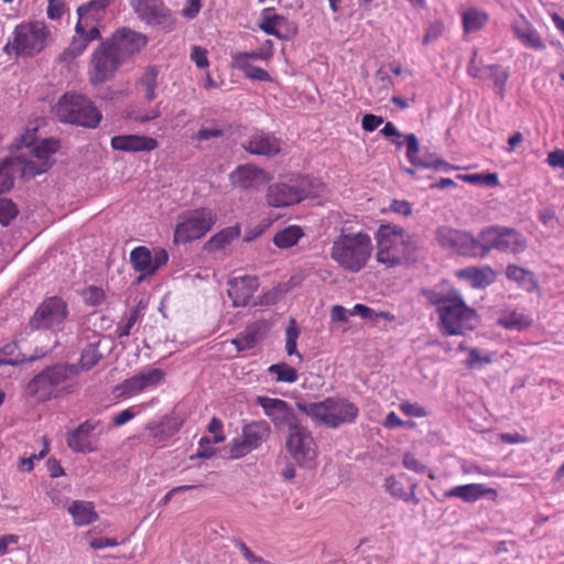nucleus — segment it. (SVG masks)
Returning <instances> with one entry per match:
<instances>
[{
	"instance_id": "obj_1",
	"label": "nucleus",
	"mask_w": 564,
	"mask_h": 564,
	"mask_svg": "<svg viewBox=\"0 0 564 564\" xmlns=\"http://www.w3.org/2000/svg\"><path fill=\"white\" fill-rule=\"evenodd\" d=\"M35 134L36 128L20 135L15 147L21 152L0 161V194L12 188L15 172L19 171L23 178L29 180L52 166V155L59 149V142L55 139L36 142Z\"/></svg>"
},
{
	"instance_id": "obj_2",
	"label": "nucleus",
	"mask_w": 564,
	"mask_h": 564,
	"mask_svg": "<svg viewBox=\"0 0 564 564\" xmlns=\"http://www.w3.org/2000/svg\"><path fill=\"white\" fill-rule=\"evenodd\" d=\"M372 249V240L368 234H343L334 240L330 258L344 271L357 273L367 265Z\"/></svg>"
},
{
	"instance_id": "obj_3",
	"label": "nucleus",
	"mask_w": 564,
	"mask_h": 564,
	"mask_svg": "<svg viewBox=\"0 0 564 564\" xmlns=\"http://www.w3.org/2000/svg\"><path fill=\"white\" fill-rule=\"evenodd\" d=\"M376 259L387 268H393L408 260L414 249L411 236L397 225H381L376 231Z\"/></svg>"
},
{
	"instance_id": "obj_4",
	"label": "nucleus",
	"mask_w": 564,
	"mask_h": 564,
	"mask_svg": "<svg viewBox=\"0 0 564 564\" xmlns=\"http://www.w3.org/2000/svg\"><path fill=\"white\" fill-rule=\"evenodd\" d=\"M299 408L314 422L329 429L351 424L359 415V408L341 397H329L319 402L299 404Z\"/></svg>"
},
{
	"instance_id": "obj_5",
	"label": "nucleus",
	"mask_w": 564,
	"mask_h": 564,
	"mask_svg": "<svg viewBox=\"0 0 564 564\" xmlns=\"http://www.w3.org/2000/svg\"><path fill=\"white\" fill-rule=\"evenodd\" d=\"M50 34L44 22H22L14 28L2 51L7 55L33 57L46 47Z\"/></svg>"
},
{
	"instance_id": "obj_6",
	"label": "nucleus",
	"mask_w": 564,
	"mask_h": 564,
	"mask_svg": "<svg viewBox=\"0 0 564 564\" xmlns=\"http://www.w3.org/2000/svg\"><path fill=\"white\" fill-rule=\"evenodd\" d=\"M324 185L315 178L304 175L292 176L285 182L269 186L268 204L275 208L297 204L308 197H317Z\"/></svg>"
},
{
	"instance_id": "obj_7",
	"label": "nucleus",
	"mask_w": 564,
	"mask_h": 564,
	"mask_svg": "<svg viewBox=\"0 0 564 564\" xmlns=\"http://www.w3.org/2000/svg\"><path fill=\"white\" fill-rule=\"evenodd\" d=\"M52 113L62 122L96 128L101 112L86 97L77 94L63 95L52 108Z\"/></svg>"
},
{
	"instance_id": "obj_8",
	"label": "nucleus",
	"mask_w": 564,
	"mask_h": 564,
	"mask_svg": "<svg viewBox=\"0 0 564 564\" xmlns=\"http://www.w3.org/2000/svg\"><path fill=\"white\" fill-rule=\"evenodd\" d=\"M78 375V368L73 365H55L35 376L28 384V392L39 400L57 397L69 387V381Z\"/></svg>"
},
{
	"instance_id": "obj_9",
	"label": "nucleus",
	"mask_w": 564,
	"mask_h": 564,
	"mask_svg": "<svg viewBox=\"0 0 564 564\" xmlns=\"http://www.w3.org/2000/svg\"><path fill=\"white\" fill-rule=\"evenodd\" d=\"M480 253L485 258L491 250L519 254L528 248V239L517 229L506 226H488L480 230Z\"/></svg>"
},
{
	"instance_id": "obj_10",
	"label": "nucleus",
	"mask_w": 564,
	"mask_h": 564,
	"mask_svg": "<svg viewBox=\"0 0 564 564\" xmlns=\"http://www.w3.org/2000/svg\"><path fill=\"white\" fill-rule=\"evenodd\" d=\"M216 220V213L210 208L185 212L175 226L174 242L181 245L200 239L213 228Z\"/></svg>"
},
{
	"instance_id": "obj_11",
	"label": "nucleus",
	"mask_w": 564,
	"mask_h": 564,
	"mask_svg": "<svg viewBox=\"0 0 564 564\" xmlns=\"http://www.w3.org/2000/svg\"><path fill=\"white\" fill-rule=\"evenodd\" d=\"M438 316L441 330L447 336L464 335L476 328L479 323L477 312L465 303L462 295L448 306L443 307Z\"/></svg>"
},
{
	"instance_id": "obj_12",
	"label": "nucleus",
	"mask_w": 564,
	"mask_h": 564,
	"mask_svg": "<svg viewBox=\"0 0 564 564\" xmlns=\"http://www.w3.org/2000/svg\"><path fill=\"white\" fill-rule=\"evenodd\" d=\"M68 316L67 303L58 296L45 299L29 321L32 329H59Z\"/></svg>"
},
{
	"instance_id": "obj_13",
	"label": "nucleus",
	"mask_w": 564,
	"mask_h": 564,
	"mask_svg": "<svg viewBox=\"0 0 564 564\" xmlns=\"http://www.w3.org/2000/svg\"><path fill=\"white\" fill-rule=\"evenodd\" d=\"M438 243L458 254L470 258H479L480 238H476L468 231L442 226L436 231Z\"/></svg>"
},
{
	"instance_id": "obj_14",
	"label": "nucleus",
	"mask_w": 564,
	"mask_h": 564,
	"mask_svg": "<svg viewBox=\"0 0 564 564\" xmlns=\"http://www.w3.org/2000/svg\"><path fill=\"white\" fill-rule=\"evenodd\" d=\"M286 449L292 458L303 466H311L317 456L316 444L311 431L300 423L289 430Z\"/></svg>"
},
{
	"instance_id": "obj_15",
	"label": "nucleus",
	"mask_w": 564,
	"mask_h": 564,
	"mask_svg": "<svg viewBox=\"0 0 564 564\" xmlns=\"http://www.w3.org/2000/svg\"><path fill=\"white\" fill-rule=\"evenodd\" d=\"M130 4L138 18L147 24L165 32L175 28V19L162 0H130Z\"/></svg>"
},
{
	"instance_id": "obj_16",
	"label": "nucleus",
	"mask_w": 564,
	"mask_h": 564,
	"mask_svg": "<svg viewBox=\"0 0 564 564\" xmlns=\"http://www.w3.org/2000/svg\"><path fill=\"white\" fill-rule=\"evenodd\" d=\"M123 62L105 41L94 51L90 61L89 77L93 84L110 79Z\"/></svg>"
},
{
	"instance_id": "obj_17",
	"label": "nucleus",
	"mask_w": 564,
	"mask_h": 564,
	"mask_svg": "<svg viewBox=\"0 0 564 564\" xmlns=\"http://www.w3.org/2000/svg\"><path fill=\"white\" fill-rule=\"evenodd\" d=\"M270 426L265 422L246 424L240 436L230 443V457L240 458L257 449L269 437Z\"/></svg>"
},
{
	"instance_id": "obj_18",
	"label": "nucleus",
	"mask_w": 564,
	"mask_h": 564,
	"mask_svg": "<svg viewBox=\"0 0 564 564\" xmlns=\"http://www.w3.org/2000/svg\"><path fill=\"white\" fill-rule=\"evenodd\" d=\"M165 373L158 368H147L116 386L115 393L119 398H132L142 392L155 389L163 381Z\"/></svg>"
},
{
	"instance_id": "obj_19",
	"label": "nucleus",
	"mask_w": 564,
	"mask_h": 564,
	"mask_svg": "<svg viewBox=\"0 0 564 564\" xmlns=\"http://www.w3.org/2000/svg\"><path fill=\"white\" fill-rule=\"evenodd\" d=\"M102 433V422L88 419L67 434V445L77 453H91L97 449V443Z\"/></svg>"
},
{
	"instance_id": "obj_20",
	"label": "nucleus",
	"mask_w": 564,
	"mask_h": 564,
	"mask_svg": "<svg viewBox=\"0 0 564 564\" xmlns=\"http://www.w3.org/2000/svg\"><path fill=\"white\" fill-rule=\"evenodd\" d=\"M106 42L116 52L120 59L126 62L148 44V37L141 32L122 26L115 31L112 36Z\"/></svg>"
},
{
	"instance_id": "obj_21",
	"label": "nucleus",
	"mask_w": 564,
	"mask_h": 564,
	"mask_svg": "<svg viewBox=\"0 0 564 564\" xmlns=\"http://www.w3.org/2000/svg\"><path fill=\"white\" fill-rule=\"evenodd\" d=\"M167 261L169 253L161 247L150 250L148 247L139 246L130 252V262L133 269L143 276L153 275Z\"/></svg>"
},
{
	"instance_id": "obj_22",
	"label": "nucleus",
	"mask_w": 564,
	"mask_h": 564,
	"mask_svg": "<svg viewBox=\"0 0 564 564\" xmlns=\"http://www.w3.org/2000/svg\"><path fill=\"white\" fill-rule=\"evenodd\" d=\"M257 404L260 405L264 414L270 417L278 429L288 427L289 430L299 424V419L292 406L284 400L258 397Z\"/></svg>"
},
{
	"instance_id": "obj_23",
	"label": "nucleus",
	"mask_w": 564,
	"mask_h": 564,
	"mask_svg": "<svg viewBox=\"0 0 564 564\" xmlns=\"http://www.w3.org/2000/svg\"><path fill=\"white\" fill-rule=\"evenodd\" d=\"M229 180L232 186L248 189L264 185L269 182L270 176L263 169L252 164H243L229 174Z\"/></svg>"
},
{
	"instance_id": "obj_24",
	"label": "nucleus",
	"mask_w": 564,
	"mask_h": 564,
	"mask_svg": "<svg viewBox=\"0 0 564 564\" xmlns=\"http://www.w3.org/2000/svg\"><path fill=\"white\" fill-rule=\"evenodd\" d=\"M99 37L100 31L98 28L83 25L82 29H78L77 22L75 25V35L61 55L62 61L70 63L86 51L90 42L98 40Z\"/></svg>"
},
{
	"instance_id": "obj_25",
	"label": "nucleus",
	"mask_w": 564,
	"mask_h": 564,
	"mask_svg": "<svg viewBox=\"0 0 564 564\" xmlns=\"http://www.w3.org/2000/svg\"><path fill=\"white\" fill-rule=\"evenodd\" d=\"M258 288L259 282L256 276H235L229 281L228 296L231 299L234 306L243 307L250 302Z\"/></svg>"
},
{
	"instance_id": "obj_26",
	"label": "nucleus",
	"mask_w": 564,
	"mask_h": 564,
	"mask_svg": "<svg viewBox=\"0 0 564 564\" xmlns=\"http://www.w3.org/2000/svg\"><path fill=\"white\" fill-rule=\"evenodd\" d=\"M404 143L406 145V158L413 165L433 169L435 171L451 172L458 170V166L452 165L442 159H424L419 158L420 143L415 134L410 133L404 137Z\"/></svg>"
},
{
	"instance_id": "obj_27",
	"label": "nucleus",
	"mask_w": 564,
	"mask_h": 564,
	"mask_svg": "<svg viewBox=\"0 0 564 564\" xmlns=\"http://www.w3.org/2000/svg\"><path fill=\"white\" fill-rule=\"evenodd\" d=\"M514 37L525 47L542 51L545 45L532 23L524 14L519 13L511 23Z\"/></svg>"
},
{
	"instance_id": "obj_28",
	"label": "nucleus",
	"mask_w": 564,
	"mask_h": 564,
	"mask_svg": "<svg viewBox=\"0 0 564 564\" xmlns=\"http://www.w3.org/2000/svg\"><path fill=\"white\" fill-rule=\"evenodd\" d=\"M422 294L430 305L436 307L438 314L443 312V307L448 306L462 295L447 281H442L433 288L422 290Z\"/></svg>"
},
{
	"instance_id": "obj_29",
	"label": "nucleus",
	"mask_w": 564,
	"mask_h": 564,
	"mask_svg": "<svg viewBox=\"0 0 564 564\" xmlns=\"http://www.w3.org/2000/svg\"><path fill=\"white\" fill-rule=\"evenodd\" d=\"M159 143L154 138L123 134L116 135L111 139V147L115 150L123 152H150L158 148Z\"/></svg>"
},
{
	"instance_id": "obj_30",
	"label": "nucleus",
	"mask_w": 564,
	"mask_h": 564,
	"mask_svg": "<svg viewBox=\"0 0 564 564\" xmlns=\"http://www.w3.org/2000/svg\"><path fill=\"white\" fill-rule=\"evenodd\" d=\"M486 496L496 498L497 491L485 484L459 485L444 492L445 498H458L467 503H474Z\"/></svg>"
},
{
	"instance_id": "obj_31",
	"label": "nucleus",
	"mask_w": 564,
	"mask_h": 564,
	"mask_svg": "<svg viewBox=\"0 0 564 564\" xmlns=\"http://www.w3.org/2000/svg\"><path fill=\"white\" fill-rule=\"evenodd\" d=\"M243 148L251 154L273 156L281 151V141L271 133L257 132L243 144Z\"/></svg>"
},
{
	"instance_id": "obj_32",
	"label": "nucleus",
	"mask_w": 564,
	"mask_h": 564,
	"mask_svg": "<svg viewBox=\"0 0 564 564\" xmlns=\"http://www.w3.org/2000/svg\"><path fill=\"white\" fill-rule=\"evenodd\" d=\"M109 4L108 0H91L77 9L78 14V29L83 25L90 28H98L99 22Z\"/></svg>"
},
{
	"instance_id": "obj_33",
	"label": "nucleus",
	"mask_w": 564,
	"mask_h": 564,
	"mask_svg": "<svg viewBox=\"0 0 564 564\" xmlns=\"http://www.w3.org/2000/svg\"><path fill=\"white\" fill-rule=\"evenodd\" d=\"M456 276L467 281L475 289H485L495 281V272L488 267H467L456 271Z\"/></svg>"
},
{
	"instance_id": "obj_34",
	"label": "nucleus",
	"mask_w": 564,
	"mask_h": 564,
	"mask_svg": "<svg viewBox=\"0 0 564 564\" xmlns=\"http://www.w3.org/2000/svg\"><path fill=\"white\" fill-rule=\"evenodd\" d=\"M231 65L234 68L243 73V75L252 80L259 82H271L270 74L258 66H254L251 61L248 59L246 53H234L231 54Z\"/></svg>"
},
{
	"instance_id": "obj_35",
	"label": "nucleus",
	"mask_w": 564,
	"mask_h": 564,
	"mask_svg": "<svg viewBox=\"0 0 564 564\" xmlns=\"http://www.w3.org/2000/svg\"><path fill=\"white\" fill-rule=\"evenodd\" d=\"M47 350H36L34 355H25L21 351L17 343H11L0 349V366L2 365H19L25 361H33L45 356Z\"/></svg>"
},
{
	"instance_id": "obj_36",
	"label": "nucleus",
	"mask_w": 564,
	"mask_h": 564,
	"mask_svg": "<svg viewBox=\"0 0 564 564\" xmlns=\"http://www.w3.org/2000/svg\"><path fill=\"white\" fill-rule=\"evenodd\" d=\"M67 511L76 527L88 525L98 519L94 505L88 501L75 500L68 506Z\"/></svg>"
},
{
	"instance_id": "obj_37",
	"label": "nucleus",
	"mask_w": 564,
	"mask_h": 564,
	"mask_svg": "<svg viewBox=\"0 0 564 564\" xmlns=\"http://www.w3.org/2000/svg\"><path fill=\"white\" fill-rule=\"evenodd\" d=\"M286 19L274 12L273 9H264L261 13L259 28L267 34L282 39L281 29L285 25Z\"/></svg>"
},
{
	"instance_id": "obj_38",
	"label": "nucleus",
	"mask_w": 564,
	"mask_h": 564,
	"mask_svg": "<svg viewBox=\"0 0 564 564\" xmlns=\"http://www.w3.org/2000/svg\"><path fill=\"white\" fill-rule=\"evenodd\" d=\"M488 13L479 8L469 7L462 12V21L465 33L480 30L488 22Z\"/></svg>"
},
{
	"instance_id": "obj_39",
	"label": "nucleus",
	"mask_w": 564,
	"mask_h": 564,
	"mask_svg": "<svg viewBox=\"0 0 564 564\" xmlns=\"http://www.w3.org/2000/svg\"><path fill=\"white\" fill-rule=\"evenodd\" d=\"M240 235L238 226H230L215 234L206 242L205 249L208 251H218L224 249L227 245L231 243Z\"/></svg>"
},
{
	"instance_id": "obj_40",
	"label": "nucleus",
	"mask_w": 564,
	"mask_h": 564,
	"mask_svg": "<svg viewBox=\"0 0 564 564\" xmlns=\"http://www.w3.org/2000/svg\"><path fill=\"white\" fill-rule=\"evenodd\" d=\"M304 236L303 229L297 225H291L274 235L273 242L280 249L295 246Z\"/></svg>"
},
{
	"instance_id": "obj_41",
	"label": "nucleus",
	"mask_w": 564,
	"mask_h": 564,
	"mask_svg": "<svg viewBox=\"0 0 564 564\" xmlns=\"http://www.w3.org/2000/svg\"><path fill=\"white\" fill-rule=\"evenodd\" d=\"M386 488L388 492L394 498L401 499L405 502H412L413 505H419L420 502L414 492L415 486L412 487L410 492H406L403 484L394 476H390L386 479Z\"/></svg>"
},
{
	"instance_id": "obj_42",
	"label": "nucleus",
	"mask_w": 564,
	"mask_h": 564,
	"mask_svg": "<svg viewBox=\"0 0 564 564\" xmlns=\"http://www.w3.org/2000/svg\"><path fill=\"white\" fill-rule=\"evenodd\" d=\"M506 275L509 280L519 283L529 291L536 286L534 274L519 265L509 264L506 269Z\"/></svg>"
},
{
	"instance_id": "obj_43",
	"label": "nucleus",
	"mask_w": 564,
	"mask_h": 564,
	"mask_svg": "<svg viewBox=\"0 0 564 564\" xmlns=\"http://www.w3.org/2000/svg\"><path fill=\"white\" fill-rule=\"evenodd\" d=\"M498 323L506 329L522 330L532 324V319L523 313L512 311L502 315Z\"/></svg>"
},
{
	"instance_id": "obj_44",
	"label": "nucleus",
	"mask_w": 564,
	"mask_h": 564,
	"mask_svg": "<svg viewBox=\"0 0 564 564\" xmlns=\"http://www.w3.org/2000/svg\"><path fill=\"white\" fill-rule=\"evenodd\" d=\"M158 68L155 66H150L144 70L139 80V86L143 90L144 97L148 101H152L156 97L155 89L158 87Z\"/></svg>"
},
{
	"instance_id": "obj_45",
	"label": "nucleus",
	"mask_w": 564,
	"mask_h": 564,
	"mask_svg": "<svg viewBox=\"0 0 564 564\" xmlns=\"http://www.w3.org/2000/svg\"><path fill=\"white\" fill-rule=\"evenodd\" d=\"M456 178L473 185H486L489 187L499 185L497 173L458 174Z\"/></svg>"
},
{
	"instance_id": "obj_46",
	"label": "nucleus",
	"mask_w": 564,
	"mask_h": 564,
	"mask_svg": "<svg viewBox=\"0 0 564 564\" xmlns=\"http://www.w3.org/2000/svg\"><path fill=\"white\" fill-rule=\"evenodd\" d=\"M268 371L275 376L276 382L293 383L299 378L297 371L285 362L271 365Z\"/></svg>"
},
{
	"instance_id": "obj_47",
	"label": "nucleus",
	"mask_w": 564,
	"mask_h": 564,
	"mask_svg": "<svg viewBox=\"0 0 564 564\" xmlns=\"http://www.w3.org/2000/svg\"><path fill=\"white\" fill-rule=\"evenodd\" d=\"M98 343H93L83 349L79 364L76 365L78 372L91 369L99 361L101 354L98 350Z\"/></svg>"
},
{
	"instance_id": "obj_48",
	"label": "nucleus",
	"mask_w": 564,
	"mask_h": 564,
	"mask_svg": "<svg viewBox=\"0 0 564 564\" xmlns=\"http://www.w3.org/2000/svg\"><path fill=\"white\" fill-rule=\"evenodd\" d=\"M232 344L236 346L238 351L249 350L258 344V336L253 329L248 328L246 332L239 334L235 339H232Z\"/></svg>"
},
{
	"instance_id": "obj_49",
	"label": "nucleus",
	"mask_w": 564,
	"mask_h": 564,
	"mask_svg": "<svg viewBox=\"0 0 564 564\" xmlns=\"http://www.w3.org/2000/svg\"><path fill=\"white\" fill-rule=\"evenodd\" d=\"M273 42L271 40H265L257 51L245 53L249 61L258 59L269 62L273 57Z\"/></svg>"
},
{
	"instance_id": "obj_50",
	"label": "nucleus",
	"mask_w": 564,
	"mask_h": 564,
	"mask_svg": "<svg viewBox=\"0 0 564 564\" xmlns=\"http://www.w3.org/2000/svg\"><path fill=\"white\" fill-rule=\"evenodd\" d=\"M83 301L87 305L97 306L105 300V292L98 286H88L80 292Z\"/></svg>"
},
{
	"instance_id": "obj_51",
	"label": "nucleus",
	"mask_w": 564,
	"mask_h": 564,
	"mask_svg": "<svg viewBox=\"0 0 564 564\" xmlns=\"http://www.w3.org/2000/svg\"><path fill=\"white\" fill-rule=\"evenodd\" d=\"M299 338V329L294 326V321L285 330V350L289 356L295 355L302 360L301 354L296 349V340Z\"/></svg>"
},
{
	"instance_id": "obj_52",
	"label": "nucleus",
	"mask_w": 564,
	"mask_h": 564,
	"mask_svg": "<svg viewBox=\"0 0 564 564\" xmlns=\"http://www.w3.org/2000/svg\"><path fill=\"white\" fill-rule=\"evenodd\" d=\"M18 215V208L12 200L0 198V224L8 226Z\"/></svg>"
},
{
	"instance_id": "obj_53",
	"label": "nucleus",
	"mask_w": 564,
	"mask_h": 564,
	"mask_svg": "<svg viewBox=\"0 0 564 564\" xmlns=\"http://www.w3.org/2000/svg\"><path fill=\"white\" fill-rule=\"evenodd\" d=\"M492 357L490 354H484L478 348H471L468 351L467 367L470 369L480 368L484 365L490 364Z\"/></svg>"
},
{
	"instance_id": "obj_54",
	"label": "nucleus",
	"mask_w": 564,
	"mask_h": 564,
	"mask_svg": "<svg viewBox=\"0 0 564 564\" xmlns=\"http://www.w3.org/2000/svg\"><path fill=\"white\" fill-rule=\"evenodd\" d=\"M484 72L489 78L494 80L497 87L502 89L509 76L507 70H505L499 65H490L485 67Z\"/></svg>"
},
{
	"instance_id": "obj_55",
	"label": "nucleus",
	"mask_w": 564,
	"mask_h": 564,
	"mask_svg": "<svg viewBox=\"0 0 564 564\" xmlns=\"http://www.w3.org/2000/svg\"><path fill=\"white\" fill-rule=\"evenodd\" d=\"M224 135V130L218 127H208L199 129L193 137L197 141H208L210 139H217Z\"/></svg>"
},
{
	"instance_id": "obj_56",
	"label": "nucleus",
	"mask_w": 564,
	"mask_h": 564,
	"mask_svg": "<svg viewBox=\"0 0 564 564\" xmlns=\"http://www.w3.org/2000/svg\"><path fill=\"white\" fill-rule=\"evenodd\" d=\"M399 408L408 416L424 417L426 415L425 409L419 403L402 402Z\"/></svg>"
},
{
	"instance_id": "obj_57",
	"label": "nucleus",
	"mask_w": 564,
	"mask_h": 564,
	"mask_svg": "<svg viewBox=\"0 0 564 564\" xmlns=\"http://www.w3.org/2000/svg\"><path fill=\"white\" fill-rule=\"evenodd\" d=\"M191 59L195 63L198 68H205L209 65L207 58V50L200 46H193L191 52Z\"/></svg>"
},
{
	"instance_id": "obj_58",
	"label": "nucleus",
	"mask_w": 564,
	"mask_h": 564,
	"mask_svg": "<svg viewBox=\"0 0 564 564\" xmlns=\"http://www.w3.org/2000/svg\"><path fill=\"white\" fill-rule=\"evenodd\" d=\"M382 123H383V118L372 115V113H366L361 120V127L367 132H373Z\"/></svg>"
},
{
	"instance_id": "obj_59",
	"label": "nucleus",
	"mask_w": 564,
	"mask_h": 564,
	"mask_svg": "<svg viewBox=\"0 0 564 564\" xmlns=\"http://www.w3.org/2000/svg\"><path fill=\"white\" fill-rule=\"evenodd\" d=\"M47 17L51 20H58L62 18L65 11V4L63 0H47Z\"/></svg>"
},
{
	"instance_id": "obj_60",
	"label": "nucleus",
	"mask_w": 564,
	"mask_h": 564,
	"mask_svg": "<svg viewBox=\"0 0 564 564\" xmlns=\"http://www.w3.org/2000/svg\"><path fill=\"white\" fill-rule=\"evenodd\" d=\"M443 32V24L441 22L431 23L426 30L423 37V44H430L431 42L437 40Z\"/></svg>"
},
{
	"instance_id": "obj_61",
	"label": "nucleus",
	"mask_w": 564,
	"mask_h": 564,
	"mask_svg": "<svg viewBox=\"0 0 564 564\" xmlns=\"http://www.w3.org/2000/svg\"><path fill=\"white\" fill-rule=\"evenodd\" d=\"M135 415L137 412L134 411V406L124 409L121 412L113 415L112 424L116 427L122 426L126 423L130 422Z\"/></svg>"
},
{
	"instance_id": "obj_62",
	"label": "nucleus",
	"mask_w": 564,
	"mask_h": 564,
	"mask_svg": "<svg viewBox=\"0 0 564 564\" xmlns=\"http://www.w3.org/2000/svg\"><path fill=\"white\" fill-rule=\"evenodd\" d=\"M202 8V0H186L185 7L182 9V15L188 20L197 17Z\"/></svg>"
},
{
	"instance_id": "obj_63",
	"label": "nucleus",
	"mask_w": 564,
	"mask_h": 564,
	"mask_svg": "<svg viewBox=\"0 0 564 564\" xmlns=\"http://www.w3.org/2000/svg\"><path fill=\"white\" fill-rule=\"evenodd\" d=\"M403 465L405 468L413 470L417 474L425 471L426 467L415 458L412 454H405L403 457Z\"/></svg>"
},
{
	"instance_id": "obj_64",
	"label": "nucleus",
	"mask_w": 564,
	"mask_h": 564,
	"mask_svg": "<svg viewBox=\"0 0 564 564\" xmlns=\"http://www.w3.org/2000/svg\"><path fill=\"white\" fill-rule=\"evenodd\" d=\"M546 162L550 166L564 169V150H555L549 153Z\"/></svg>"
}]
</instances>
